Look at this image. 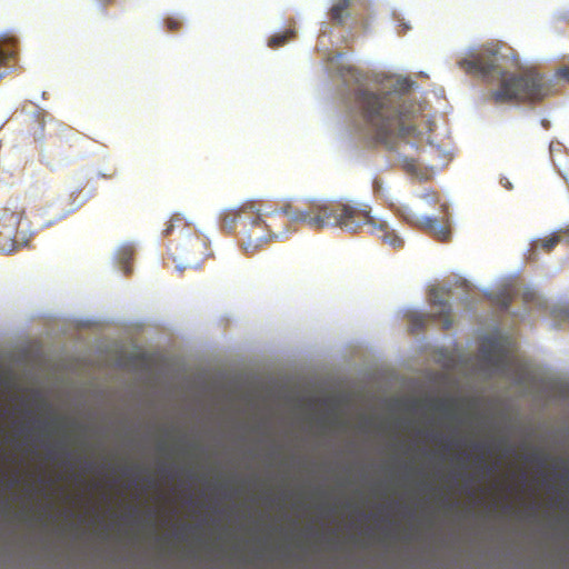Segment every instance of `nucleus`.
<instances>
[{
    "label": "nucleus",
    "instance_id": "0eeeda50",
    "mask_svg": "<svg viewBox=\"0 0 569 569\" xmlns=\"http://www.w3.org/2000/svg\"><path fill=\"white\" fill-rule=\"evenodd\" d=\"M254 202L247 201L238 208L227 209L221 213V227L232 231L237 226L247 227V219H250L253 212Z\"/></svg>",
    "mask_w": 569,
    "mask_h": 569
},
{
    "label": "nucleus",
    "instance_id": "7ed1b4c3",
    "mask_svg": "<svg viewBox=\"0 0 569 569\" xmlns=\"http://www.w3.org/2000/svg\"><path fill=\"white\" fill-rule=\"evenodd\" d=\"M353 101L375 143L395 150L399 141L419 137L412 112L392 92L358 89Z\"/></svg>",
    "mask_w": 569,
    "mask_h": 569
},
{
    "label": "nucleus",
    "instance_id": "393cba45",
    "mask_svg": "<svg viewBox=\"0 0 569 569\" xmlns=\"http://www.w3.org/2000/svg\"><path fill=\"white\" fill-rule=\"evenodd\" d=\"M429 196H431L432 198H436V197H437V194H436L435 192H431V194H429V193H425V194H423V198H428Z\"/></svg>",
    "mask_w": 569,
    "mask_h": 569
},
{
    "label": "nucleus",
    "instance_id": "bb28decb",
    "mask_svg": "<svg viewBox=\"0 0 569 569\" xmlns=\"http://www.w3.org/2000/svg\"><path fill=\"white\" fill-rule=\"evenodd\" d=\"M476 448L477 449H482V445L478 443V445H476Z\"/></svg>",
    "mask_w": 569,
    "mask_h": 569
},
{
    "label": "nucleus",
    "instance_id": "20e7f679",
    "mask_svg": "<svg viewBox=\"0 0 569 569\" xmlns=\"http://www.w3.org/2000/svg\"><path fill=\"white\" fill-rule=\"evenodd\" d=\"M174 228H179L177 241L168 247L169 254L177 263L179 270L187 268H198L209 256L207 239L193 230L184 222L180 214H173L163 230L164 236H170Z\"/></svg>",
    "mask_w": 569,
    "mask_h": 569
},
{
    "label": "nucleus",
    "instance_id": "ddd939ff",
    "mask_svg": "<svg viewBox=\"0 0 569 569\" xmlns=\"http://www.w3.org/2000/svg\"><path fill=\"white\" fill-rule=\"evenodd\" d=\"M132 257L133 250L131 247H123L118 252L119 263L122 266L123 272L126 274H129L131 271L130 261L132 260Z\"/></svg>",
    "mask_w": 569,
    "mask_h": 569
},
{
    "label": "nucleus",
    "instance_id": "5701e85b",
    "mask_svg": "<svg viewBox=\"0 0 569 569\" xmlns=\"http://www.w3.org/2000/svg\"><path fill=\"white\" fill-rule=\"evenodd\" d=\"M559 74H560V77H562V78L569 79V69H568V68L560 69V70H559Z\"/></svg>",
    "mask_w": 569,
    "mask_h": 569
},
{
    "label": "nucleus",
    "instance_id": "6e6552de",
    "mask_svg": "<svg viewBox=\"0 0 569 569\" xmlns=\"http://www.w3.org/2000/svg\"><path fill=\"white\" fill-rule=\"evenodd\" d=\"M26 216V209L17 202H11L0 210V229H6L7 236L18 232L19 224Z\"/></svg>",
    "mask_w": 569,
    "mask_h": 569
},
{
    "label": "nucleus",
    "instance_id": "b1692460",
    "mask_svg": "<svg viewBox=\"0 0 569 569\" xmlns=\"http://www.w3.org/2000/svg\"><path fill=\"white\" fill-rule=\"evenodd\" d=\"M348 72H349V74H350L352 78H355L357 81L359 80V79H358V73H357V70H356V69H353V68H349V69H348Z\"/></svg>",
    "mask_w": 569,
    "mask_h": 569
},
{
    "label": "nucleus",
    "instance_id": "39448f33",
    "mask_svg": "<svg viewBox=\"0 0 569 569\" xmlns=\"http://www.w3.org/2000/svg\"><path fill=\"white\" fill-rule=\"evenodd\" d=\"M430 300L432 307H437L438 310L432 311L430 315H411L409 317V320L412 331L423 329L430 319L435 321H440L443 330H448L451 328L452 310L450 303L443 298V292L440 289H432L430 291Z\"/></svg>",
    "mask_w": 569,
    "mask_h": 569
},
{
    "label": "nucleus",
    "instance_id": "412c9836",
    "mask_svg": "<svg viewBox=\"0 0 569 569\" xmlns=\"http://www.w3.org/2000/svg\"><path fill=\"white\" fill-rule=\"evenodd\" d=\"M537 299V295L535 291H526L523 293V300L527 303L533 302Z\"/></svg>",
    "mask_w": 569,
    "mask_h": 569
},
{
    "label": "nucleus",
    "instance_id": "a211bd4d",
    "mask_svg": "<svg viewBox=\"0 0 569 569\" xmlns=\"http://www.w3.org/2000/svg\"><path fill=\"white\" fill-rule=\"evenodd\" d=\"M13 51H6L0 47V67H6L8 60L13 58ZM4 77V73H0V79Z\"/></svg>",
    "mask_w": 569,
    "mask_h": 569
},
{
    "label": "nucleus",
    "instance_id": "f8f14e48",
    "mask_svg": "<svg viewBox=\"0 0 569 569\" xmlns=\"http://www.w3.org/2000/svg\"><path fill=\"white\" fill-rule=\"evenodd\" d=\"M7 234L6 229H0V251L12 252L17 248V232Z\"/></svg>",
    "mask_w": 569,
    "mask_h": 569
},
{
    "label": "nucleus",
    "instance_id": "aec40b11",
    "mask_svg": "<svg viewBox=\"0 0 569 569\" xmlns=\"http://www.w3.org/2000/svg\"><path fill=\"white\" fill-rule=\"evenodd\" d=\"M451 408V405L448 401L439 400L436 403V409L442 412H448Z\"/></svg>",
    "mask_w": 569,
    "mask_h": 569
},
{
    "label": "nucleus",
    "instance_id": "423d86ee",
    "mask_svg": "<svg viewBox=\"0 0 569 569\" xmlns=\"http://www.w3.org/2000/svg\"><path fill=\"white\" fill-rule=\"evenodd\" d=\"M242 248L247 253L256 252L270 239L269 232L263 228L261 212L253 206L250 219H247V227L242 228Z\"/></svg>",
    "mask_w": 569,
    "mask_h": 569
},
{
    "label": "nucleus",
    "instance_id": "dca6fc26",
    "mask_svg": "<svg viewBox=\"0 0 569 569\" xmlns=\"http://www.w3.org/2000/svg\"><path fill=\"white\" fill-rule=\"evenodd\" d=\"M412 87V81L407 79V78H402V79H398L395 83V91L399 92V93H406L408 92Z\"/></svg>",
    "mask_w": 569,
    "mask_h": 569
},
{
    "label": "nucleus",
    "instance_id": "6ab92c4d",
    "mask_svg": "<svg viewBox=\"0 0 569 569\" xmlns=\"http://www.w3.org/2000/svg\"><path fill=\"white\" fill-rule=\"evenodd\" d=\"M166 23H167V27L170 31H177L179 30L180 26H181V22L177 19H173V18H168L166 20Z\"/></svg>",
    "mask_w": 569,
    "mask_h": 569
},
{
    "label": "nucleus",
    "instance_id": "f3484780",
    "mask_svg": "<svg viewBox=\"0 0 569 569\" xmlns=\"http://www.w3.org/2000/svg\"><path fill=\"white\" fill-rule=\"evenodd\" d=\"M403 169L411 174H417L418 171V163L415 159L411 158H403L402 160Z\"/></svg>",
    "mask_w": 569,
    "mask_h": 569
},
{
    "label": "nucleus",
    "instance_id": "a878e982",
    "mask_svg": "<svg viewBox=\"0 0 569 569\" xmlns=\"http://www.w3.org/2000/svg\"><path fill=\"white\" fill-rule=\"evenodd\" d=\"M486 468L489 472H492L496 469V466H487Z\"/></svg>",
    "mask_w": 569,
    "mask_h": 569
},
{
    "label": "nucleus",
    "instance_id": "9b49d317",
    "mask_svg": "<svg viewBox=\"0 0 569 569\" xmlns=\"http://www.w3.org/2000/svg\"><path fill=\"white\" fill-rule=\"evenodd\" d=\"M495 348L496 347L492 343L483 345L481 347V356L485 361L490 362L493 366H500L505 362V355L500 351L497 355H493L491 349Z\"/></svg>",
    "mask_w": 569,
    "mask_h": 569
},
{
    "label": "nucleus",
    "instance_id": "1a4fd4ad",
    "mask_svg": "<svg viewBox=\"0 0 569 569\" xmlns=\"http://www.w3.org/2000/svg\"><path fill=\"white\" fill-rule=\"evenodd\" d=\"M412 221L441 242L449 241L451 237L449 224H440L436 218L415 216Z\"/></svg>",
    "mask_w": 569,
    "mask_h": 569
},
{
    "label": "nucleus",
    "instance_id": "2eb2a0df",
    "mask_svg": "<svg viewBox=\"0 0 569 569\" xmlns=\"http://www.w3.org/2000/svg\"><path fill=\"white\" fill-rule=\"evenodd\" d=\"M559 242H561V236L555 233L548 238L537 241L536 246L540 247L546 252H550Z\"/></svg>",
    "mask_w": 569,
    "mask_h": 569
},
{
    "label": "nucleus",
    "instance_id": "4468645a",
    "mask_svg": "<svg viewBox=\"0 0 569 569\" xmlns=\"http://www.w3.org/2000/svg\"><path fill=\"white\" fill-rule=\"evenodd\" d=\"M295 37V32L292 30H288L280 34H274L269 39L268 46L270 48H278L283 46L287 41Z\"/></svg>",
    "mask_w": 569,
    "mask_h": 569
},
{
    "label": "nucleus",
    "instance_id": "f257e3e1",
    "mask_svg": "<svg viewBox=\"0 0 569 569\" xmlns=\"http://www.w3.org/2000/svg\"><path fill=\"white\" fill-rule=\"evenodd\" d=\"M263 228L270 239L278 238L287 231L291 222L305 223L311 229L340 228L350 232L367 230L393 248L402 247V239L388 224L371 214L367 203L348 200H312L305 208L283 204L279 210L261 212Z\"/></svg>",
    "mask_w": 569,
    "mask_h": 569
},
{
    "label": "nucleus",
    "instance_id": "cd10ccee",
    "mask_svg": "<svg viewBox=\"0 0 569 569\" xmlns=\"http://www.w3.org/2000/svg\"><path fill=\"white\" fill-rule=\"evenodd\" d=\"M112 0H103L104 3H109L111 2Z\"/></svg>",
    "mask_w": 569,
    "mask_h": 569
},
{
    "label": "nucleus",
    "instance_id": "4be33fe9",
    "mask_svg": "<svg viewBox=\"0 0 569 569\" xmlns=\"http://www.w3.org/2000/svg\"><path fill=\"white\" fill-rule=\"evenodd\" d=\"M557 234L561 236V241H566L569 243V228L566 230L559 231Z\"/></svg>",
    "mask_w": 569,
    "mask_h": 569
},
{
    "label": "nucleus",
    "instance_id": "9d476101",
    "mask_svg": "<svg viewBox=\"0 0 569 569\" xmlns=\"http://www.w3.org/2000/svg\"><path fill=\"white\" fill-rule=\"evenodd\" d=\"M350 0H339L330 10L331 20L343 24L346 18L348 17L347 10L349 8Z\"/></svg>",
    "mask_w": 569,
    "mask_h": 569
},
{
    "label": "nucleus",
    "instance_id": "f03ea898",
    "mask_svg": "<svg viewBox=\"0 0 569 569\" xmlns=\"http://www.w3.org/2000/svg\"><path fill=\"white\" fill-rule=\"evenodd\" d=\"M505 59L497 50H481L468 59L459 61L467 73L479 74L488 81H499V87L491 92L496 103L539 102L551 92L548 79L533 68L519 73H510L502 69Z\"/></svg>",
    "mask_w": 569,
    "mask_h": 569
}]
</instances>
